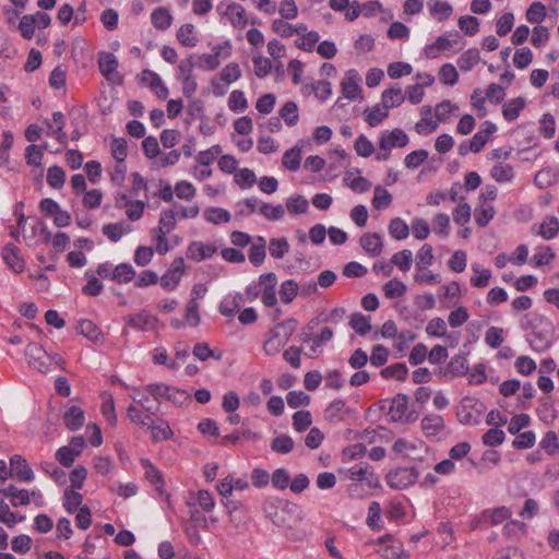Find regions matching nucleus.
Wrapping results in <instances>:
<instances>
[{
    "label": "nucleus",
    "mask_w": 559,
    "mask_h": 559,
    "mask_svg": "<svg viewBox=\"0 0 559 559\" xmlns=\"http://www.w3.org/2000/svg\"><path fill=\"white\" fill-rule=\"evenodd\" d=\"M344 182L348 188L357 193H364L371 188V182L362 176L352 178V176L347 174L344 177Z\"/></svg>",
    "instance_id": "nucleus-53"
},
{
    "label": "nucleus",
    "mask_w": 559,
    "mask_h": 559,
    "mask_svg": "<svg viewBox=\"0 0 559 559\" xmlns=\"http://www.w3.org/2000/svg\"><path fill=\"white\" fill-rule=\"evenodd\" d=\"M366 523L368 527L374 532H379L384 528V523L382 521V509L378 501H372L369 504Z\"/></svg>",
    "instance_id": "nucleus-30"
},
{
    "label": "nucleus",
    "mask_w": 559,
    "mask_h": 559,
    "mask_svg": "<svg viewBox=\"0 0 559 559\" xmlns=\"http://www.w3.org/2000/svg\"><path fill=\"white\" fill-rule=\"evenodd\" d=\"M393 201L392 194L381 186L374 187L373 198L371 200L372 206L378 211L388 209Z\"/></svg>",
    "instance_id": "nucleus-38"
},
{
    "label": "nucleus",
    "mask_w": 559,
    "mask_h": 559,
    "mask_svg": "<svg viewBox=\"0 0 559 559\" xmlns=\"http://www.w3.org/2000/svg\"><path fill=\"white\" fill-rule=\"evenodd\" d=\"M217 489L219 493L225 498V506L229 510L231 516L239 510L241 501L237 497L241 496L245 489V483L241 479H235L233 476L225 477L218 485ZM233 521H236L233 518Z\"/></svg>",
    "instance_id": "nucleus-3"
},
{
    "label": "nucleus",
    "mask_w": 559,
    "mask_h": 559,
    "mask_svg": "<svg viewBox=\"0 0 559 559\" xmlns=\"http://www.w3.org/2000/svg\"><path fill=\"white\" fill-rule=\"evenodd\" d=\"M135 276V271L128 263L118 264L111 273L112 281L122 284L131 282Z\"/></svg>",
    "instance_id": "nucleus-45"
},
{
    "label": "nucleus",
    "mask_w": 559,
    "mask_h": 559,
    "mask_svg": "<svg viewBox=\"0 0 559 559\" xmlns=\"http://www.w3.org/2000/svg\"><path fill=\"white\" fill-rule=\"evenodd\" d=\"M360 246L371 257H378L383 249L382 238L377 233H367L360 237Z\"/></svg>",
    "instance_id": "nucleus-20"
},
{
    "label": "nucleus",
    "mask_w": 559,
    "mask_h": 559,
    "mask_svg": "<svg viewBox=\"0 0 559 559\" xmlns=\"http://www.w3.org/2000/svg\"><path fill=\"white\" fill-rule=\"evenodd\" d=\"M389 234L395 240L406 239L409 235V226L401 217H395L389 223Z\"/></svg>",
    "instance_id": "nucleus-41"
},
{
    "label": "nucleus",
    "mask_w": 559,
    "mask_h": 559,
    "mask_svg": "<svg viewBox=\"0 0 559 559\" xmlns=\"http://www.w3.org/2000/svg\"><path fill=\"white\" fill-rule=\"evenodd\" d=\"M124 320L128 325L139 330L152 329L157 321L155 317L148 314L146 311L130 314L126 317Z\"/></svg>",
    "instance_id": "nucleus-29"
},
{
    "label": "nucleus",
    "mask_w": 559,
    "mask_h": 559,
    "mask_svg": "<svg viewBox=\"0 0 559 559\" xmlns=\"http://www.w3.org/2000/svg\"><path fill=\"white\" fill-rule=\"evenodd\" d=\"M297 320L287 319L276 324L269 334V337L264 342L263 348L266 355L273 356L281 352V349L287 344L290 336L297 328Z\"/></svg>",
    "instance_id": "nucleus-2"
},
{
    "label": "nucleus",
    "mask_w": 559,
    "mask_h": 559,
    "mask_svg": "<svg viewBox=\"0 0 559 559\" xmlns=\"http://www.w3.org/2000/svg\"><path fill=\"white\" fill-rule=\"evenodd\" d=\"M496 131V124L486 120L481 123L480 129L468 141V148L472 150L473 153L480 152Z\"/></svg>",
    "instance_id": "nucleus-13"
},
{
    "label": "nucleus",
    "mask_w": 559,
    "mask_h": 559,
    "mask_svg": "<svg viewBox=\"0 0 559 559\" xmlns=\"http://www.w3.org/2000/svg\"><path fill=\"white\" fill-rule=\"evenodd\" d=\"M0 495L11 498L13 507L27 506L31 502L29 492L26 489H17L14 485L1 488Z\"/></svg>",
    "instance_id": "nucleus-24"
},
{
    "label": "nucleus",
    "mask_w": 559,
    "mask_h": 559,
    "mask_svg": "<svg viewBox=\"0 0 559 559\" xmlns=\"http://www.w3.org/2000/svg\"><path fill=\"white\" fill-rule=\"evenodd\" d=\"M543 322H546L549 326L551 325L544 316L535 312L524 314L521 320L522 328L532 331L528 342L532 349L538 353L544 352L551 344L549 332L537 331V325Z\"/></svg>",
    "instance_id": "nucleus-1"
},
{
    "label": "nucleus",
    "mask_w": 559,
    "mask_h": 559,
    "mask_svg": "<svg viewBox=\"0 0 559 559\" xmlns=\"http://www.w3.org/2000/svg\"><path fill=\"white\" fill-rule=\"evenodd\" d=\"M480 61L479 50L476 48H471L465 50L457 58V66L461 71L468 72L471 71L478 62Z\"/></svg>",
    "instance_id": "nucleus-36"
},
{
    "label": "nucleus",
    "mask_w": 559,
    "mask_h": 559,
    "mask_svg": "<svg viewBox=\"0 0 559 559\" xmlns=\"http://www.w3.org/2000/svg\"><path fill=\"white\" fill-rule=\"evenodd\" d=\"M171 21L173 17L168 10L165 8H157L152 13V23L158 29H167L171 25Z\"/></svg>",
    "instance_id": "nucleus-48"
},
{
    "label": "nucleus",
    "mask_w": 559,
    "mask_h": 559,
    "mask_svg": "<svg viewBox=\"0 0 559 559\" xmlns=\"http://www.w3.org/2000/svg\"><path fill=\"white\" fill-rule=\"evenodd\" d=\"M349 325L359 335H366L371 330L370 319L361 313H355L352 316Z\"/></svg>",
    "instance_id": "nucleus-56"
},
{
    "label": "nucleus",
    "mask_w": 559,
    "mask_h": 559,
    "mask_svg": "<svg viewBox=\"0 0 559 559\" xmlns=\"http://www.w3.org/2000/svg\"><path fill=\"white\" fill-rule=\"evenodd\" d=\"M512 512L507 507H499L492 510H486L483 513L485 520H488L491 525H500L504 521L509 520Z\"/></svg>",
    "instance_id": "nucleus-43"
},
{
    "label": "nucleus",
    "mask_w": 559,
    "mask_h": 559,
    "mask_svg": "<svg viewBox=\"0 0 559 559\" xmlns=\"http://www.w3.org/2000/svg\"><path fill=\"white\" fill-rule=\"evenodd\" d=\"M28 365L37 369L41 373L49 371V355L38 343H29L25 350Z\"/></svg>",
    "instance_id": "nucleus-9"
},
{
    "label": "nucleus",
    "mask_w": 559,
    "mask_h": 559,
    "mask_svg": "<svg viewBox=\"0 0 559 559\" xmlns=\"http://www.w3.org/2000/svg\"><path fill=\"white\" fill-rule=\"evenodd\" d=\"M459 33L448 35H440L431 44L424 47V55L427 59H436L440 57L442 52L451 50L453 47L460 44Z\"/></svg>",
    "instance_id": "nucleus-8"
},
{
    "label": "nucleus",
    "mask_w": 559,
    "mask_h": 559,
    "mask_svg": "<svg viewBox=\"0 0 559 559\" xmlns=\"http://www.w3.org/2000/svg\"><path fill=\"white\" fill-rule=\"evenodd\" d=\"M218 10L225 15L228 21L236 27L243 28L245 27V10L238 3H229L226 5V9L223 11V4L218 7Z\"/></svg>",
    "instance_id": "nucleus-27"
},
{
    "label": "nucleus",
    "mask_w": 559,
    "mask_h": 559,
    "mask_svg": "<svg viewBox=\"0 0 559 559\" xmlns=\"http://www.w3.org/2000/svg\"><path fill=\"white\" fill-rule=\"evenodd\" d=\"M98 67L100 73L108 80H115L117 75L118 60L111 52H102L98 57Z\"/></svg>",
    "instance_id": "nucleus-25"
},
{
    "label": "nucleus",
    "mask_w": 559,
    "mask_h": 559,
    "mask_svg": "<svg viewBox=\"0 0 559 559\" xmlns=\"http://www.w3.org/2000/svg\"><path fill=\"white\" fill-rule=\"evenodd\" d=\"M145 391L147 393L159 395V396L166 397L168 400H174L175 399V394H173V393L181 394V395L185 394L183 391L175 390L174 388H170L169 385L164 384V383H152V384H148L145 388Z\"/></svg>",
    "instance_id": "nucleus-49"
},
{
    "label": "nucleus",
    "mask_w": 559,
    "mask_h": 559,
    "mask_svg": "<svg viewBox=\"0 0 559 559\" xmlns=\"http://www.w3.org/2000/svg\"><path fill=\"white\" fill-rule=\"evenodd\" d=\"M300 160L301 150L298 146H295L284 153L282 164L285 168L296 171L300 167Z\"/></svg>",
    "instance_id": "nucleus-46"
},
{
    "label": "nucleus",
    "mask_w": 559,
    "mask_h": 559,
    "mask_svg": "<svg viewBox=\"0 0 559 559\" xmlns=\"http://www.w3.org/2000/svg\"><path fill=\"white\" fill-rule=\"evenodd\" d=\"M369 545L378 546L376 551L383 559H408V555L404 549L403 543L391 534H385L378 539L370 540Z\"/></svg>",
    "instance_id": "nucleus-5"
},
{
    "label": "nucleus",
    "mask_w": 559,
    "mask_h": 559,
    "mask_svg": "<svg viewBox=\"0 0 559 559\" xmlns=\"http://www.w3.org/2000/svg\"><path fill=\"white\" fill-rule=\"evenodd\" d=\"M443 428L444 420L440 415L429 414L421 419V429L427 437H436Z\"/></svg>",
    "instance_id": "nucleus-23"
},
{
    "label": "nucleus",
    "mask_w": 559,
    "mask_h": 559,
    "mask_svg": "<svg viewBox=\"0 0 559 559\" xmlns=\"http://www.w3.org/2000/svg\"><path fill=\"white\" fill-rule=\"evenodd\" d=\"M526 102L523 97H515L504 103L502 116L507 121H514L524 109Z\"/></svg>",
    "instance_id": "nucleus-31"
},
{
    "label": "nucleus",
    "mask_w": 559,
    "mask_h": 559,
    "mask_svg": "<svg viewBox=\"0 0 559 559\" xmlns=\"http://www.w3.org/2000/svg\"><path fill=\"white\" fill-rule=\"evenodd\" d=\"M298 292V284L294 280L284 281L280 288V298L284 304H289L295 299Z\"/></svg>",
    "instance_id": "nucleus-51"
},
{
    "label": "nucleus",
    "mask_w": 559,
    "mask_h": 559,
    "mask_svg": "<svg viewBox=\"0 0 559 559\" xmlns=\"http://www.w3.org/2000/svg\"><path fill=\"white\" fill-rule=\"evenodd\" d=\"M409 142L408 135L402 129L385 130L379 138L378 146L385 151H392L395 147H405Z\"/></svg>",
    "instance_id": "nucleus-10"
},
{
    "label": "nucleus",
    "mask_w": 559,
    "mask_h": 559,
    "mask_svg": "<svg viewBox=\"0 0 559 559\" xmlns=\"http://www.w3.org/2000/svg\"><path fill=\"white\" fill-rule=\"evenodd\" d=\"M473 275L471 277V285L475 288H484L489 285L491 278V271L484 269L479 263L472 264Z\"/></svg>",
    "instance_id": "nucleus-33"
},
{
    "label": "nucleus",
    "mask_w": 559,
    "mask_h": 559,
    "mask_svg": "<svg viewBox=\"0 0 559 559\" xmlns=\"http://www.w3.org/2000/svg\"><path fill=\"white\" fill-rule=\"evenodd\" d=\"M294 449V441L289 436L281 435L271 442V450L276 453L287 454Z\"/></svg>",
    "instance_id": "nucleus-54"
},
{
    "label": "nucleus",
    "mask_w": 559,
    "mask_h": 559,
    "mask_svg": "<svg viewBox=\"0 0 559 559\" xmlns=\"http://www.w3.org/2000/svg\"><path fill=\"white\" fill-rule=\"evenodd\" d=\"M10 467L12 476L17 477L20 480L31 481L34 478V473L26 460L19 454L10 457Z\"/></svg>",
    "instance_id": "nucleus-18"
},
{
    "label": "nucleus",
    "mask_w": 559,
    "mask_h": 559,
    "mask_svg": "<svg viewBox=\"0 0 559 559\" xmlns=\"http://www.w3.org/2000/svg\"><path fill=\"white\" fill-rule=\"evenodd\" d=\"M429 14L438 22L448 20L453 13V7L442 0H428L427 2Z\"/></svg>",
    "instance_id": "nucleus-22"
},
{
    "label": "nucleus",
    "mask_w": 559,
    "mask_h": 559,
    "mask_svg": "<svg viewBox=\"0 0 559 559\" xmlns=\"http://www.w3.org/2000/svg\"><path fill=\"white\" fill-rule=\"evenodd\" d=\"M433 254L432 247L430 245H424L416 255V269L418 271L425 270L432 264Z\"/></svg>",
    "instance_id": "nucleus-58"
},
{
    "label": "nucleus",
    "mask_w": 559,
    "mask_h": 559,
    "mask_svg": "<svg viewBox=\"0 0 559 559\" xmlns=\"http://www.w3.org/2000/svg\"><path fill=\"white\" fill-rule=\"evenodd\" d=\"M404 100L405 94L403 93L400 84L390 86L389 88L384 90L381 95V103L389 110L401 106Z\"/></svg>",
    "instance_id": "nucleus-19"
},
{
    "label": "nucleus",
    "mask_w": 559,
    "mask_h": 559,
    "mask_svg": "<svg viewBox=\"0 0 559 559\" xmlns=\"http://www.w3.org/2000/svg\"><path fill=\"white\" fill-rule=\"evenodd\" d=\"M2 259L9 269H11L15 273H22L25 267V261L20 255L19 249L12 245L8 243L4 246L2 250Z\"/></svg>",
    "instance_id": "nucleus-16"
},
{
    "label": "nucleus",
    "mask_w": 559,
    "mask_h": 559,
    "mask_svg": "<svg viewBox=\"0 0 559 559\" xmlns=\"http://www.w3.org/2000/svg\"><path fill=\"white\" fill-rule=\"evenodd\" d=\"M177 39L185 47H194L198 43V38L194 35V25L190 23L183 24L177 33Z\"/></svg>",
    "instance_id": "nucleus-47"
},
{
    "label": "nucleus",
    "mask_w": 559,
    "mask_h": 559,
    "mask_svg": "<svg viewBox=\"0 0 559 559\" xmlns=\"http://www.w3.org/2000/svg\"><path fill=\"white\" fill-rule=\"evenodd\" d=\"M373 468L368 463H358L347 469V478L353 483L366 481L369 487L378 486V478H374Z\"/></svg>",
    "instance_id": "nucleus-12"
},
{
    "label": "nucleus",
    "mask_w": 559,
    "mask_h": 559,
    "mask_svg": "<svg viewBox=\"0 0 559 559\" xmlns=\"http://www.w3.org/2000/svg\"><path fill=\"white\" fill-rule=\"evenodd\" d=\"M141 465L144 468L145 478L153 484L157 490L164 486V479L159 469H157L148 460L142 459Z\"/></svg>",
    "instance_id": "nucleus-40"
},
{
    "label": "nucleus",
    "mask_w": 559,
    "mask_h": 559,
    "mask_svg": "<svg viewBox=\"0 0 559 559\" xmlns=\"http://www.w3.org/2000/svg\"><path fill=\"white\" fill-rule=\"evenodd\" d=\"M46 127L49 130V133L56 138V140L63 146L68 143V135L64 132V117L62 112L56 111L52 114V120L45 121Z\"/></svg>",
    "instance_id": "nucleus-14"
},
{
    "label": "nucleus",
    "mask_w": 559,
    "mask_h": 559,
    "mask_svg": "<svg viewBox=\"0 0 559 559\" xmlns=\"http://www.w3.org/2000/svg\"><path fill=\"white\" fill-rule=\"evenodd\" d=\"M216 248L212 245H204L202 242H192L187 251V257L197 261L207 259L213 255Z\"/></svg>",
    "instance_id": "nucleus-32"
},
{
    "label": "nucleus",
    "mask_w": 559,
    "mask_h": 559,
    "mask_svg": "<svg viewBox=\"0 0 559 559\" xmlns=\"http://www.w3.org/2000/svg\"><path fill=\"white\" fill-rule=\"evenodd\" d=\"M559 233V219L555 216H549L539 225L537 235L546 240L554 239Z\"/></svg>",
    "instance_id": "nucleus-42"
},
{
    "label": "nucleus",
    "mask_w": 559,
    "mask_h": 559,
    "mask_svg": "<svg viewBox=\"0 0 559 559\" xmlns=\"http://www.w3.org/2000/svg\"><path fill=\"white\" fill-rule=\"evenodd\" d=\"M176 214L173 210H166L160 213L157 228L153 229V233H162L168 235L176 227Z\"/></svg>",
    "instance_id": "nucleus-39"
},
{
    "label": "nucleus",
    "mask_w": 559,
    "mask_h": 559,
    "mask_svg": "<svg viewBox=\"0 0 559 559\" xmlns=\"http://www.w3.org/2000/svg\"><path fill=\"white\" fill-rule=\"evenodd\" d=\"M63 421L67 428L72 431L80 429L85 421L83 409L75 405L69 407L63 415Z\"/></svg>",
    "instance_id": "nucleus-28"
},
{
    "label": "nucleus",
    "mask_w": 559,
    "mask_h": 559,
    "mask_svg": "<svg viewBox=\"0 0 559 559\" xmlns=\"http://www.w3.org/2000/svg\"><path fill=\"white\" fill-rule=\"evenodd\" d=\"M408 397L405 394H397L391 403L389 416L393 421H403L407 418Z\"/></svg>",
    "instance_id": "nucleus-21"
},
{
    "label": "nucleus",
    "mask_w": 559,
    "mask_h": 559,
    "mask_svg": "<svg viewBox=\"0 0 559 559\" xmlns=\"http://www.w3.org/2000/svg\"><path fill=\"white\" fill-rule=\"evenodd\" d=\"M83 497L80 492L66 489L63 495V507L67 509L69 513H73L78 510L80 504L82 503Z\"/></svg>",
    "instance_id": "nucleus-61"
},
{
    "label": "nucleus",
    "mask_w": 559,
    "mask_h": 559,
    "mask_svg": "<svg viewBox=\"0 0 559 559\" xmlns=\"http://www.w3.org/2000/svg\"><path fill=\"white\" fill-rule=\"evenodd\" d=\"M199 304L194 298H191L186 306V314L185 320L186 323L192 328H195L201 322V317L199 313Z\"/></svg>",
    "instance_id": "nucleus-60"
},
{
    "label": "nucleus",
    "mask_w": 559,
    "mask_h": 559,
    "mask_svg": "<svg viewBox=\"0 0 559 559\" xmlns=\"http://www.w3.org/2000/svg\"><path fill=\"white\" fill-rule=\"evenodd\" d=\"M432 230L442 237L450 234V216L444 213H439L432 218Z\"/></svg>",
    "instance_id": "nucleus-55"
},
{
    "label": "nucleus",
    "mask_w": 559,
    "mask_h": 559,
    "mask_svg": "<svg viewBox=\"0 0 559 559\" xmlns=\"http://www.w3.org/2000/svg\"><path fill=\"white\" fill-rule=\"evenodd\" d=\"M280 117L288 127H294L299 120V110L295 102H287L280 110Z\"/></svg>",
    "instance_id": "nucleus-44"
},
{
    "label": "nucleus",
    "mask_w": 559,
    "mask_h": 559,
    "mask_svg": "<svg viewBox=\"0 0 559 559\" xmlns=\"http://www.w3.org/2000/svg\"><path fill=\"white\" fill-rule=\"evenodd\" d=\"M391 262L402 272H407L412 267L413 252L408 249L401 250L393 254Z\"/></svg>",
    "instance_id": "nucleus-50"
},
{
    "label": "nucleus",
    "mask_w": 559,
    "mask_h": 559,
    "mask_svg": "<svg viewBox=\"0 0 559 559\" xmlns=\"http://www.w3.org/2000/svg\"><path fill=\"white\" fill-rule=\"evenodd\" d=\"M504 342L503 329L490 326L485 333V343L491 348H498Z\"/></svg>",
    "instance_id": "nucleus-62"
},
{
    "label": "nucleus",
    "mask_w": 559,
    "mask_h": 559,
    "mask_svg": "<svg viewBox=\"0 0 559 559\" xmlns=\"http://www.w3.org/2000/svg\"><path fill=\"white\" fill-rule=\"evenodd\" d=\"M439 80L444 85H455L459 81V73L452 63H444L439 69Z\"/></svg>",
    "instance_id": "nucleus-52"
},
{
    "label": "nucleus",
    "mask_w": 559,
    "mask_h": 559,
    "mask_svg": "<svg viewBox=\"0 0 559 559\" xmlns=\"http://www.w3.org/2000/svg\"><path fill=\"white\" fill-rule=\"evenodd\" d=\"M334 332L329 326H323L319 333H302L301 342L307 346L305 355L308 358H316L322 355L324 347L333 340Z\"/></svg>",
    "instance_id": "nucleus-4"
},
{
    "label": "nucleus",
    "mask_w": 559,
    "mask_h": 559,
    "mask_svg": "<svg viewBox=\"0 0 559 559\" xmlns=\"http://www.w3.org/2000/svg\"><path fill=\"white\" fill-rule=\"evenodd\" d=\"M419 473L416 467H396L385 475L386 485L394 490H405L412 487L418 479Z\"/></svg>",
    "instance_id": "nucleus-6"
},
{
    "label": "nucleus",
    "mask_w": 559,
    "mask_h": 559,
    "mask_svg": "<svg viewBox=\"0 0 559 559\" xmlns=\"http://www.w3.org/2000/svg\"><path fill=\"white\" fill-rule=\"evenodd\" d=\"M408 369L405 364L397 362L385 367L381 370V376L385 379L394 378L396 380H404L407 376Z\"/></svg>",
    "instance_id": "nucleus-59"
},
{
    "label": "nucleus",
    "mask_w": 559,
    "mask_h": 559,
    "mask_svg": "<svg viewBox=\"0 0 559 559\" xmlns=\"http://www.w3.org/2000/svg\"><path fill=\"white\" fill-rule=\"evenodd\" d=\"M392 451L403 459L417 460L426 451V445L418 439L400 438L393 443Z\"/></svg>",
    "instance_id": "nucleus-7"
},
{
    "label": "nucleus",
    "mask_w": 559,
    "mask_h": 559,
    "mask_svg": "<svg viewBox=\"0 0 559 559\" xmlns=\"http://www.w3.org/2000/svg\"><path fill=\"white\" fill-rule=\"evenodd\" d=\"M261 285L264 286L261 293V300L266 307H274L277 302L275 294L276 276L273 273H267L260 276Z\"/></svg>",
    "instance_id": "nucleus-15"
},
{
    "label": "nucleus",
    "mask_w": 559,
    "mask_h": 559,
    "mask_svg": "<svg viewBox=\"0 0 559 559\" xmlns=\"http://www.w3.org/2000/svg\"><path fill=\"white\" fill-rule=\"evenodd\" d=\"M383 294L388 299L403 297L407 292V286L399 278H392L382 287Z\"/></svg>",
    "instance_id": "nucleus-37"
},
{
    "label": "nucleus",
    "mask_w": 559,
    "mask_h": 559,
    "mask_svg": "<svg viewBox=\"0 0 559 559\" xmlns=\"http://www.w3.org/2000/svg\"><path fill=\"white\" fill-rule=\"evenodd\" d=\"M361 76L359 75L358 71L355 69H349L341 82L342 95L349 100H355L358 98L361 92L359 86Z\"/></svg>",
    "instance_id": "nucleus-11"
},
{
    "label": "nucleus",
    "mask_w": 559,
    "mask_h": 559,
    "mask_svg": "<svg viewBox=\"0 0 559 559\" xmlns=\"http://www.w3.org/2000/svg\"><path fill=\"white\" fill-rule=\"evenodd\" d=\"M131 230L132 227L123 222L103 226V234L114 242L119 241L124 234H129Z\"/></svg>",
    "instance_id": "nucleus-35"
},
{
    "label": "nucleus",
    "mask_w": 559,
    "mask_h": 559,
    "mask_svg": "<svg viewBox=\"0 0 559 559\" xmlns=\"http://www.w3.org/2000/svg\"><path fill=\"white\" fill-rule=\"evenodd\" d=\"M288 249L289 245L286 238H273L270 240L269 251L274 259H282L288 252Z\"/></svg>",
    "instance_id": "nucleus-63"
},
{
    "label": "nucleus",
    "mask_w": 559,
    "mask_h": 559,
    "mask_svg": "<svg viewBox=\"0 0 559 559\" xmlns=\"http://www.w3.org/2000/svg\"><path fill=\"white\" fill-rule=\"evenodd\" d=\"M286 207L289 213L302 214L307 212L309 203L305 197L295 195L287 199Z\"/></svg>",
    "instance_id": "nucleus-64"
},
{
    "label": "nucleus",
    "mask_w": 559,
    "mask_h": 559,
    "mask_svg": "<svg viewBox=\"0 0 559 559\" xmlns=\"http://www.w3.org/2000/svg\"><path fill=\"white\" fill-rule=\"evenodd\" d=\"M47 182L55 189H61L66 182V173L59 166H51L48 168Z\"/></svg>",
    "instance_id": "nucleus-57"
},
{
    "label": "nucleus",
    "mask_w": 559,
    "mask_h": 559,
    "mask_svg": "<svg viewBox=\"0 0 559 559\" xmlns=\"http://www.w3.org/2000/svg\"><path fill=\"white\" fill-rule=\"evenodd\" d=\"M438 121L432 118V109L430 106H423L420 109V120L415 124V131L419 135H427L436 131Z\"/></svg>",
    "instance_id": "nucleus-17"
},
{
    "label": "nucleus",
    "mask_w": 559,
    "mask_h": 559,
    "mask_svg": "<svg viewBox=\"0 0 559 559\" xmlns=\"http://www.w3.org/2000/svg\"><path fill=\"white\" fill-rule=\"evenodd\" d=\"M490 176L499 183L511 182L514 178V169L511 165L499 162L492 166Z\"/></svg>",
    "instance_id": "nucleus-34"
},
{
    "label": "nucleus",
    "mask_w": 559,
    "mask_h": 559,
    "mask_svg": "<svg viewBox=\"0 0 559 559\" xmlns=\"http://www.w3.org/2000/svg\"><path fill=\"white\" fill-rule=\"evenodd\" d=\"M364 116H365L366 122L370 127H377V126L381 124L384 121V119H386L389 117V109L385 108V106L382 103L377 104L372 107H367L364 110Z\"/></svg>",
    "instance_id": "nucleus-26"
}]
</instances>
